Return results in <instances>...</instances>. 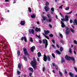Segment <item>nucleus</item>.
I'll return each instance as SVG.
<instances>
[{
    "mask_svg": "<svg viewBox=\"0 0 77 77\" xmlns=\"http://www.w3.org/2000/svg\"><path fill=\"white\" fill-rule=\"evenodd\" d=\"M63 48L60 47V51H63Z\"/></svg>",
    "mask_w": 77,
    "mask_h": 77,
    "instance_id": "obj_37",
    "label": "nucleus"
},
{
    "mask_svg": "<svg viewBox=\"0 0 77 77\" xmlns=\"http://www.w3.org/2000/svg\"><path fill=\"white\" fill-rule=\"evenodd\" d=\"M47 59L48 61H50V57H49V56H48L47 57Z\"/></svg>",
    "mask_w": 77,
    "mask_h": 77,
    "instance_id": "obj_28",
    "label": "nucleus"
},
{
    "mask_svg": "<svg viewBox=\"0 0 77 77\" xmlns=\"http://www.w3.org/2000/svg\"><path fill=\"white\" fill-rule=\"evenodd\" d=\"M52 42H53L54 43H55V41H54V40H52Z\"/></svg>",
    "mask_w": 77,
    "mask_h": 77,
    "instance_id": "obj_56",
    "label": "nucleus"
},
{
    "mask_svg": "<svg viewBox=\"0 0 77 77\" xmlns=\"http://www.w3.org/2000/svg\"><path fill=\"white\" fill-rule=\"evenodd\" d=\"M18 67L20 69H21V65L20 63H19L18 65Z\"/></svg>",
    "mask_w": 77,
    "mask_h": 77,
    "instance_id": "obj_24",
    "label": "nucleus"
},
{
    "mask_svg": "<svg viewBox=\"0 0 77 77\" xmlns=\"http://www.w3.org/2000/svg\"><path fill=\"white\" fill-rule=\"evenodd\" d=\"M42 69H43V71H45V67H43Z\"/></svg>",
    "mask_w": 77,
    "mask_h": 77,
    "instance_id": "obj_57",
    "label": "nucleus"
},
{
    "mask_svg": "<svg viewBox=\"0 0 77 77\" xmlns=\"http://www.w3.org/2000/svg\"><path fill=\"white\" fill-rule=\"evenodd\" d=\"M43 42L44 44H45V48H47V45H48V42H47V40L46 39H44L43 40Z\"/></svg>",
    "mask_w": 77,
    "mask_h": 77,
    "instance_id": "obj_2",
    "label": "nucleus"
},
{
    "mask_svg": "<svg viewBox=\"0 0 77 77\" xmlns=\"http://www.w3.org/2000/svg\"><path fill=\"white\" fill-rule=\"evenodd\" d=\"M56 52L57 53V54H60V51H59L57 50L56 51Z\"/></svg>",
    "mask_w": 77,
    "mask_h": 77,
    "instance_id": "obj_26",
    "label": "nucleus"
},
{
    "mask_svg": "<svg viewBox=\"0 0 77 77\" xmlns=\"http://www.w3.org/2000/svg\"><path fill=\"white\" fill-rule=\"evenodd\" d=\"M43 60L45 62H46L47 60V56L45 55H44V57H43Z\"/></svg>",
    "mask_w": 77,
    "mask_h": 77,
    "instance_id": "obj_11",
    "label": "nucleus"
},
{
    "mask_svg": "<svg viewBox=\"0 0 77 77\" xmlns=\"http://www.w3.org/2000/svg\"><path fill=\"white\" fill-rule=\"evenodd\" d=\"M30 50L31 51H33V50H35V47L33 46L31 47V48L30 49Z\"/></svg>",
    "mask_w": 77,
    "mask_h": 77,
    "instance_id": "obj_13",
    "label": "nucleus"
},
{
    "mask_svg": "<svg viewBox=\"0 0 77 77\" xmlns=\"http://www.w3.org/2000/svg\"><path fill=\"white\" fill-rule=\"evenodd\" d=\"M57 48H59V46L57 44Z\"/></svg>",
    "mask_w": 77,
    "mask_h": 77,
    "instance_id": "obj_60",
    "label": "nucleus"
},
{
    "mask_svg": "<svg viewBox=\"0 0 77 77\" xmlns=\"http://www.w3.org/2000/svg\"><path fill=\"white\" fill-rule=\"evenodd\" d=\"M48 22H49V23H51V21H52V20H51V19L49 18L48 20Z\"/></svg>",
    "mask_w": 77,
    "mask_h": 77,
    "instance_id": "obj_27",
    "label": "nucleus"
},
{
    "mask_svg": "<svg viewBox=\"0 0 77 77\" xmlns=\"http://www.w3.org/2000/svg\"><path fill=\"white\" fill-rule=\"evenodd\" d=\"M51 37H53V34H50L49 35Z\"/></svg>",
    "mask_w": 77,
    "mask_h": 77,
    "instance_id": "obj_50",
    "label": "nucleus"
},
{
    "mask_svg": "<svg viewBox=\"0 0 77 77\" xmlns=\"http://www.w3.org/2000/svg\"><path fill=\"white\" fill-rule=\"evenodd\" d=\"M65 18H63V19H61V20L62 21H67L68 20V17L67 16H66L65 17Z\"/></svg>",
    "mask_w": 77,
    "mask_h": 77,
    "instance_id": "obj_5",
    "label": "nucleus"
},
{
    "mask_svg": "<svg viewBox=\"0 0 77 77\" xmlns=\"http://www.w3.org/2000/svg\"><path fill=\"white\" fill-rule=\"evenodd\" d=\"M62 6H63V5H61L60 7H59V8L60 9H62Z\"/></svg>",
    "mask_w": 77,
    "mask_h": 77,
    "instance_id": "obj_49",
    "label": "nucleus"
},
{
    "mask_svg": "<svg viewBox=\"0 0 77 77\" xmlns=\"http://www.w3.org/2000/svg\"><path fill=\"white\" fill-rule=\"evenodd\" d=\"M17 54L18 56L20 55V51L19 50L17 51Z\"/></svg>",
    "mask_w": 77,
    "mask_h": 77,
    "instance_id": "obj_34",
    "label": "nucleus"
},
{
    "mask_svg": "<svg viewBox=\"0 0 77 77\" xmlns=\"http://www.w3.org/2000/svg\"><path fill=\"white\" fill-rule=\"evenodd\" d=\"M29 33H30L31 34H33V35H34L35 34V33H34L35 31H34V30H33V29H29Z\"/></svg>",
    "mask_w": 77,
    "mask_h": 77,
    "instance_id": "obj_4",
    "label": "nucleus"
},
{
    "mask_svg": "<svg viewBox=\"0 0 77 77\" xmlns=\"http://www.w3.org/2000/svg\"><path fill=\"white\" fill-rule=\"evenodd\" d=\"M51 45L54 47V48H55V46H54V45Z\"/></svg>",
    "mask_w": 77,
    "mask_h": 77,
    "instance_id": "obj_61",
    "label": "nucleus"
},
{
    "mask_svg": "<svg viewBox=\"0 0 77 77\" xmlns=\"http://www.w3.org/2000/svg\"><path fill=\"white\" fill-rule=\"evenodd\" d=\"M70 59L72 60L73 61H74V60H75V59L74 57H70Z\"/></svg>",
    "mask_w": 77,
    "mask_h": 77,
    "instance_id": "obj_30",
    "label": "nucleus"
},
{
    "mask_svg": "<svg viewBox=\"0 0 77 77\" xmlns=\"http://www.w3.org/2000/svg\"><path fill=\"white\" fill-rule=\"evenodd\" d=\"M23 57L25 60V61H27V57H26L25 56H23Z\"/></svg>",
    "mask_w": 77,
    "mask_h": 77,
    "instance_id": "obj_35",
    "label": "nucleus"
},
{
    "mask_svg": "<svg viewBox=\"0 0 77 77\" xmlns=\"http://www.w3.org/2000/svg\"><path fill=\"white\" fill-rule=\"evenodd\" d=\"M42 18L43 20L42 19V23H44V21H45V20H47V22H48V18L47 17H42Z\"/></svg>",
    "mask_w": 77,
    "mask_h": 77,
    "instance_id": "obj_6",
    "label": "nucleus"
},
{
    "mask_svg": "<svg viewBox=\"0 0 77 77\" xmlns=\"http://www.w3.org/2000/svg\"><path fill=\"white\" fill-rule=\"evenodd\" d=\"M74 69H75V71H76V72H77V69L76 67H74Z\"/></svg>",
    "mask_w": 77,
    "mask_h": 77,
    "instance_id": "obj_46",
    "label": "nucleus"
},
{
    "mask_svg": "<svg viewBox=\"0 0 77 77\" xmlns=\"http://www.w3.org/2000/svg\"><path fill=\"white\" fill-rule=\"evenodd\" d=\"M52 55L53 57H54V58H55V57L54 56V54H52Z\"/></svg>",
    "mask_w": 77,
    "mask_h": 77,
    "instance_id": "obj_52",
    "label": "nucleus"
},
{
    "mask_svg": "<svg viewBox=\"0 0 77 77\" xmlns=\"http://www.w3.org/2000/svg\"><path fill=\"white\" fill-rule=\"evenodd\" d=\"M31 17L32 18H35V14H33L32 15H31Z\"/></svg>",
    "mask_w": 77,
    "mask_h": 77,
    "instance_id": "obj_23",
    "label": "nucleus"
},
{
    "mask_svg": "<svg viewBox=\"0 0 77 77\" xmlns=\"http://www.w3.org/2000/svg\"><path fill=\"white\" fill-rule=\"evenodd\" d=\"M33 61H32L31 62V63L34 69L35 70V69L37 68L36 66V65H37V63H36V60L35 59V58H33Z\"/></svg>",
    "mask_w": 77,
    "mask_h": 77,
    "instance_id": "obj_1",
    "label": "nucleus"
},
{
    "mask_svg": "<svg viewBox=\"0 0 77 77\" xmlns=\"http://www.w3.org/2000/svg\"><path fill=\"white\" fill-rule=\"evenodd\" d=\"M59 35H60V37H61V38H63V35L62 34H60V33H59Z\"/></svg>",
    "mask_w": 77,
    "mask_h": 77,
    "instance_id": "obj_36",
    "label": "nucleus"
},
{
    "mask_svg": "<svg viewBox=\"0 0 77 77\" xmlns=\"http://www.w3.org/2000/svg\"><path fill=\"white\" fill-rule=\"evenodd\" d=\"M38 57H40V56H41V54L40 52H38Z\"/></svg>",
    "mask_w": 77,
    "mask_h": 77,
    "instance_id": "obj_21",
    "label": "nucleus"
},
{
    "mask_svg": "<svg viewBox=\"0 0 77 77\" xmlns=\"http://www.w3.org/2000/svg\"><path fill=\"white\" fill-rule=\"evenodd\" d=\"M74 50L75 51H74V53L75 54H76V52H75V51H76L77 50V48L76 47H75L74 48Z\"/></svg>",
    "mask_w": 77,
    "mask_h": 77,
    "instance_id": "obj_18",
    "label": "nucleus"
},
{
    "mask_svg": "<svg viewBox=\"0 0 77 77\" xmlns=\"http://www.w3.org/2000/svg\"><path fill=\"white\" fill-rule=\"evenodd\" d=\"M61 27H65V24H64V23H63L62 22V21H61Z\"/></svg>",
    "mask_w": 77,
    "mask_h": 77,
    "instance_id": "obj_14",
    "label": "nucleus"
},
{
    "mask_svg": "<svg viewBox=\"0 0 77 77\" xmlns=\"http://www.w3.org/2000/svg\"><path fill=\"white\" fill-rule=\"evenodd\" d=\"M49 4L48 2H47L45 4V5H46V6H48V5H49Z\"/></svg>",
    "mask_w": 77,
    "mask_h": 77,
    "instance_id": "obj_38",
    "label": "nucleus"
},
{
    "mask_svg": "<svg viewBox=\"0 0 77 77\" xmlns=\"http://www.w3.org/2000/svg\"><path fill=\"white\" fill-rule=\"evenodd\" d=\"M29 76H30V77L31 76V75H32V73H29Z\"/></svg>",
    "mask_w": 77,
    "mask_h": 77,
    "instance_id": "obj_63",
    "label": "nucleus"
},
{
    "mask_svg": "<svg viewBox=\"0 0 77 77\" xmlns=\"http://www.w3.org/2000/svg\"><path fill=\"white\" fill-rule=\"evenodd\" d=\"M55 68L56 69H57V70L58 69V68H57V66H55Z\"/></svg>",
    "mask_w": 77,
    "mask_h": 77,
    "instance_id": "obj_59",
    "label": "nucleus"
},
{
    "mask_svg": "<svg viewBox=\"0 0 77 77\" xmlns=\"http://www.w3.org/2000/svg\"><path fill=\"white\" fill-rule=\"evenodd\" d=\"M51 14H53V12L54 11V8H51Z\"/></svg>",
    "mask_w": 77,
    "mask_h": 77,
    "instance_id": "obj_15",
    "label": "nucleus"
},
{
    "mask_svg": "<svg viewBox=\"0 0 77 77\" xmlns=\"http://www.w3.org/2000/svg\"><path fill=\"white\" fill-rule=\"evenodd\" d=\"M59 74L61 77H62V73L61 72L59 71Z\"/></svg>",
    "mask_w": 77,
    "mask_h": 77,
    "instance_id": "obj_32",
    "label": "nucleus"
},
{
    "mask_svg": "<svg viewBox=\"0 0 77 77\" xmlns=\"http://www.w3.org/2000/svg\"><path fill=\"white\" fill-rule=\"evenodd\" d=\"M39 42L40 44H41V43H42V41H41V40H39Z\"/></svg>",
    "mask_w": 77,
    "mask_h": 77,
    "instance_id": "obj_53",
    "label": "nucleus"
},
{
    "mask_svg": "<svg viewBox=\"0 0 77 77\" xmlns=\"http://www.w3.org/2000/svg\"><path fill=\"white\" fill-rule=\"evenodd\" d=\"M47 16L48 17V18H51V15L50 14H47Z\"/></svg>",
    "mask_w": 77,
    "mask_h": 77,
    "instance_id": "obj_29",
    "label": "nucleus"
},
{
    "mask_svg": "<svg viewBox=\"0 0 77 77\" xmlns=\"http://www.w3.org/2000/svg\"><path fill=\"white\" fill-rule=\"evenodd\" d=\"M66 29V35H68L69 33H70V31L69 30V28L67 27H65Z\"/></svg>",
    "mask_w": 77,
    "mask_h": 77,
    "instance_id": "obj_3",
    "label": "nucleus"
},
{
    "mask_svg": "<svg viewBox=\"0 0 77 77\" xmlns=\"http://www.w3.org/2000/svg\"><path fill=\"white\" fill-rule=\"evenodd\" d=\"M29 70L31 71L32 72H33V69L31 67H30L29 69Z\"/></svg>",
    "mask_w": 77,
    "mask_h": 77,
    "instance_id": "obj_19",
    "label": "nucleus"
},
{
    "mask_svg": "<svg viewBox=\"0 0 77 77\" xmlns=\"http://www.w3.org/2000/svg\"><path fill=\"white\" fill-rule=\"evenodd\" d=\"M17 74H21V72H20V71H17Z\"/></svg>",
    "mask_w": 77,
    "mask_h": 77,
    "instance_id": "obj_47",
    "label": "nucleus"
},
{
    "mask_svg": "<svg viewBox=\"0 0 77 77\" xmlns=\"http://www.w3.org/2000/svg\"><path fill=\"white\" fill-rule=\"evenodd\" d=\"M60 15H61V17H62V18H64V17L63 15H62V14L61 13H60Z\"/></svg>",
    "mask_w": 77,
    "mask_h": 77,
    "instance_id": "obj_44",
    "label": "nucleus"
},
{
    "mask_svg": "<svg viewBox=\"0 0 77 77\" xmlns=\"http://www.w3.org/2000/svg\"><path fill=\"white\" fill-rule=\"evenodd\" d=\"M72 11H71L69 13H67V14L69 15V14H72Z\"/></svg>",
    "mask_w": 77,
    "mask_h": 77,
    "instance_id": "obj_41",
    "label": "nucleus"
},
{
    "mask_svg": "<svg viewBox=\"0 0 77 77\" xmlns=\"http://www.w3.org/2000/svg\"><path fill=\"white\" fill-rule=\"evenodd\" d=\"M73 42L75 44H76V45H77V42L76 41V40H74L73 41Z\"/></svg>",
    "mask_w": 77,
    "mask_h": 77,
    "instance_id": "obj_42",
    "label": "nucleus"
},
{
    "mask_svg": "<svg viewBox=\"0 0 77 77\" xmlns=\"http://www.w3.org/2000/svg\"><path fill=\"white\" fill-rule=\"evenodd\" d=\"M69 9V7H66V8L65 9V10H66V11H68Z\"/></svg>",
    "mask_w": 77,
    "mask_h": 77,
    "instance_id": "obj_33",
    "label": "nucleus"
},
{
    "mask_svg": "<svg viewBox=\"0 0 77 77\" xmlns=\"http://www.w3.org/2000/svg\"><path fill=\"white\" fill-rule=\"evenodd\" d=\"M23 50L25 55V56H26L27 54H28V53H27V50L25 48H24Z\"/></svg>",
    "mask_w": 77,
    "mask_h": 77,
    "instance_id": "obj_8",
    "label": "nucleus"
},
{
    "mask_svg": "<svg viewBox=\"0 0 77 77\" xmlns=\"http://www.w3.org/2000/svg\"><path fill=\"white\" fill-rule=\"evenodd\" d=\"M74 25H77V20H74V22H73Z\"/></svg>",
    "mask_w": 77,
    "mask_h": 77,
    "instance_id": "obj_17",
    "label": "nucleus"
},
{
    "mask_svg": "<svg viewBox=\"0 0 77 77\" xmlns=\"http://www.w3.org/2000/svg\"><path fill=\"white\" fill-rule=\"evenodd\" d=\"M73 63L74 64H75V60H74V61H73Z\"/></svg>",
    "mask_w": 77,
    "mask_h": 77,
    "instance_id": "obj_64",
    "label": "nucleus"
},
{
    "mask_svg": "<svg viewBox=\"0 0 77 77\" xmlns=\"http://www.w3.org/2000/svg\"><path fill=\"white\" fill-rule=\"evenodd\" d=\"M36 36L38 38H40V36L39 35L38 36L37 35H36Z\"/></svg>",
    "mask_w": 77,
    "mask_h": 77,
    "instance_id": "obj_51",
    "label": "nucleus"
},
{
    "mask_svg": "<svg viewBox=\"0 0 77 77\" xmlns=\"http://www.w3.org/2000/svg\"><path fill=\"white\" fill-rule=\"evenodd\" d=\"M65 58L67 60H71V57L69 56H68L67 55L66 56Z\"/></svg>",
    "mask_w": 77,
    "mask_h": 77,
    "instance_id": "obj_10",
    "label": "nucleus"
},
{
    "mask_svg": "<svg viewBox=\"0 0 77 77\" xmlns=\"http://www.w3.org/2000/svg\"><path fill=\"white\" fill-rule=\"evenodd\" d=\"M25 21H22L20 22V24L22 26H24L25 24Z\"/></svg>",
    "mask_w": 77,
    "mask_h": 77,
    "instance_id": "obj_16",
    "label": "nucleus"
},
{
    "mask_svg": "<svg viewBox=\"0 0 77 77\" xmlns=\"http://www.w3.org/2000/svg\"><path fill=\"white\" fill-rule=\"evenodd\" d=\"M65 62V61L64 60V58H62V59H61V62H62V63H63Z\"/></svg>",
    "mask_w": 77,
    "mask_h": 77,
    "instance_id": "obj_22",
    "label": "nucleus"
},
{
    "mask_svg": "<svg viewBox=\"0 0 77 77\" xmlns=\"http://www.w3.org/2000/svg\"><path fill=\"white\" fill-rule=\"evenodd\" d=\"M30 41H31V42H33V39H32V38H30Z\"/></svg>",
    "mask_w": 77,
    "mask_h": 77,
    "instance_id": "obj_43",
    "label": "nucleus"
},
{
    "mask_svg": "<svg viewBox=\"0 0 77 77\" xmlns=\"http://www.w3.org/2000/svg\"><path fill=\"white\" fill-rule=\"evenodd\" d=\"M43 35H44V36H45V38H47V39H49V38H48V37L47 36H45V33H43Z\"/></svg>",
    "mask_w": 77,
    "mask_h": 77,
    "instance_id": "obj_31",
    "label": "nucleus"
},
{
    "mask_svg": "<svg viewBox=\"0 0 77 77\" xmlns=\"http://www.w3.org/2000/svg\"><path fill=\"white\" fill-rule=\"evenodd\" d=\"M70 30L72 33H74V30L72 29H70Z\"/></svg>",
    "mask_w": 77,
    "mask_h": 77,
    "instance_id": "obj_45",
    "label": "nucleus"
},
{
    "mask_svg": "<svg viewBox=\"0 0 77 77\" xmlns=\"http://www.w3.org/2000/svg\"><path fill=\"white\" fill-rule=\"evenodd\" d=\"M70 23H72V21L71 20H70Z\"/></svg>",
    "mask_w": 77,
    "mask_h": 77,
    "instance_id": "obj_62",
    "label": "nucleus"
},
{
    "mask_svg": "<svg viewBox=\"0 0 77 77\" xmlns=\"http://www.w3.org/2000/svg\"><path fill=\"white\" fill-rule=\"evenodd\" d=\"M52 65L53 66H56V65H55V64L54 63H52Z\"/></svg>",
    "mask_w": 77,
    "mask_h": 77,
    "instance_id": "obj_54",
    "label": "nucleus"
},
{
    "mask_svg": "<svg viewBox=\"0 0 77 77\" xmlns=\"http://www.w3.org/2000/svg\"><path fill=\"white\" fill-rule=\"evenodd\" d=\"M35 30L36 32H41V29L36 27L35 29Z\"/></svg>",
    "mask_w": 77,
    "mask_h": 77,
    "instance_id": "obj_12",
    "label": "nucleus"
},
{
    "mask_svg": "<svg viewBox=\"0 0 77 77\" xmlns=\"http://www.w3.org/2000/svg\"><path fill=\"white\" fill-rule=\"evenodd\" d=\"M69 75L71 77H73V74L71 72H69Z\"/></svg>",
    "mask_w": 77,
    "mask_h": 77,
    "instance_id": "obj_25",
    "label": "nucleus"
},
{
    "mask_svg": "<svg viewBox=\"0 0 77 77\" xmlns=\"http://www.w3.org/2000/svg\"><path fill=\"white\" fill-rule=\"evenodd\" d=\"M44 32L45 34L47 35V34H48V33H50V31H49L48 30L45 31Z\"/></svg>",
    "mask_w": 77,
    "mask_h": 77,
    "instance_id": "obj_20",
    "label": "nucleus"
},
{
    "mask_svg": "<svg viewBox=\"0 0 77 77\" xmlns=\"http://www.w3.org/2000/svg\"><path fill=\"white\" fill-rule=\"evenodd\" d=\"M21 41H24V40L25 42H27V38H26V36L22 37L21 38Z\"/></svg>",
    "mask_w": 77,
    "mask_h": 77,
    "instance_id": "obj_9",
    "label": "nucleus"
},
{
    "mask_svg": "<svg viewBox=\"0 0 77 77\" xmlns=\"http://www.w3.org/2000/svg\"><path fill=\"white\" fill-rule=\"evenodd\" d=\"M69 52L70 54H71L72 53V51H71V48H70L69 49Z\"/></svg>",
    "mask_w": 77,
    "mask_h": 77,
    "instance_id": "obj_39",
    "label": "nucleus"
},
{
    "mask_svg": "<svg viewBox=\"0 0 77 77\" xmlns=\"http://www.w3.org/2000/svg\"><path fill=\"white\" fill-rule=\"evenodd\" d=\"M60 42H61V43H64V42H63V41H60Z\"/></svg>",
    "mask_w": 77,
    "mask_h": 77,
    "instance_id": "obj_58",
    "label": "nucleus"
},
{
    "mask_svg": "<svg viewBox=\"0 0 77 77\" xmlns=\"http://www.w3.org/2000/svg\"><path fill=\"white\" fill-rule=\"evenodd\" d=\"M49 26L50 27V28H52V26L51 24L49 25Z\"/></svg>",
    "mask_w": 77,
    "mask_h": 77,
    "instance_id": "obj_48",
    "label": "nucleus"
},
{
    "mask_svg": "<svg viewBox=\"0 0 77 77\" xmlns=\"http://www.w3.org/2000/svg\"><path fill=\"white\" fill-rule=\"evenodd\" d=\"M5 2H9V0H5Z\"/></svg>",
    "mask_w": 77,
    "mask_h": 77,
    "instance_id": "obj_55",
    "label": "nucleus"
},
{
    "mask_svg": "<svg viewBox=\"0 0 77 77\" xmlns=\"http://www.w3.org/2000/svg\"><path fill=\"white\" fill-rule=\"evenodd\" d=\"M45 9L46 12H48L49 11V10L50 9V8L48 6L45 7Z\"/></svg>",
    "mask_w": 77,
    "mask_h": 77,
    "instance_id": "obj_7",
    "label": "nucleus"
},
{
    "mask_svg": "<svg viewBox=\"0 0 77 77\" xmlns=\"http://www.w3.org/2000/svg\"><path fill=\"white\" fill-rule=\"evenodd\" d=\"M28 11H29V12H31L32 11V10H31V8H28Z\"/></svg>",
    "mask_w": 77,
    "mask_h": 77,
    "instance_id": "obj_40",
    "label": "nucleus"
}]
</instances>
